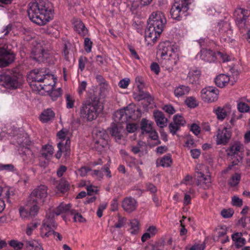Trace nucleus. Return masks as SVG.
Returning a JSON list of instances; mask_svg holds the SVG:
<instances>
[{
  "instance_id": "34",
  "label": "nucleus",
  "mask_w": 250,
  "mask_h": 250,
  "mask_svg": "<svg viewBox=\"0 0 250 250\" xmlns=\"http://www.w3.org/2000/svg\"><path fill=\"white\" fill-rule=\"evenodd\" d=\"M241 179V175L238 173H235L234 174L232 175L228 183L229 185L231 187H235L237 186Z\"/></svg>"
},
{
  "instance_id": "21",
  "label": "nucleus",
  "mask_w": 250,
  "mask_h": 250,
  "mask_svg": "<svg viewBox=\"0 0 250 250\" xmlns=\"http://www.w3.org/2000/svg\"><path fill=\"white\" fill-rule=\"evenodd\" d=\"M57 146L59 150L55 154L56 158L59 159L62 156V153H64V156L66 158L69 156L70 154V146H63V143L62 142L58 143Z\"/></svg>"
},
{
  "instance_id": "25",
  "label": "nucleus",
  "mask_w": 250,
  "mask_h": 250,
  "mask_svg": "<svg viewBox=\"0 0 250 250\" xmlns=\"http://www.w3.org/2000/svg\"><path fill=\"white\" fill-rule=\"evenodd\" d=\"M55 116V113L50 109L44 110L40 115V120L42 123H47L53 119Z\"/></svg>"
},
{
  "instance_id": "40",
  "label": "nucleus",
  "mask_w": 250,
  "mask_h": 250,
  "mask_svg": "<svg viewBox=\"0 0 250 250\" xmlns=\"http://www.w3.org/2000/svg\"><path fill=\"white\" fill-rule=\"evenodd\" d=\"M173 120V122H174L180 127L181 126L184 125L186 123V121L184 119V118L182 116L178 114L175 115L174 116Z\"/></svg>"
},
{
  "instance_id": "28",
  "label": "nucleus",
  "mask_w": 250,
  "mask_h": 250,
  "mask_svg": "<svg viewBox=\"0 0 250 250\" xmlns=\"http://www.w3.org/2000/svg\"><path fill=\"white\" fill-rule=\"evenodd\" d=\"M197 174L198 181L203 182V187L205 189L208 188L211 183L210 178L206 177L204 174L201 172H198Z\"/></svg>"
},
{
  "instance_id": "53",
  "label": "nucleus",
  "mask_w": 250,
  "mask_h": 250,
  "mask_svg": "<svg viewBox=\"0 0 250 250\" xmlns=\"http://www.w3.org/2000/svg\"><path fill=\"white\" fill-rule=\"evenodd\" d=\"M129 83L130 80L128 78H125L119 82L118 85L122 88H126Z\"/></svg>"
},
{
  "instance_id": "42",
  "label": "nucleus",
  "mask_w": 250,
  "mask_h": 250,
  "mask_svg": "<svg viewBox=\"0 0 250 250\" xmlns=\"http://www.w3.org/2000/svg\"><path fill=\"white\" fill-rule=\"evenodd\" d=\"M139 221L137 219H133L130 222L131 233L135 234L139 229Z\"/></svg>"
},
{
  "instance_id": "32",
  "label": "nucleus",
  "mask_w": 250,
  "mask_h": 250,
  "mask_svg": "<svg viewBox=\"0 0 250 250\" xmlns=\"http://www.w3.org/2000/svg\"><path fill=\"white\" fill-rule=\"evenodd\" d=\"M141 129L143 134L148 133L149 132L152 128V124L149 123L148 120L146 119H143L141 122Z\"/></svg>"
},
{
  "instance_id": "41",
  "label": "nucleus",
  "mask_w": 250,
  "mask_h": 250,
  "mask_svg": "<svg viewBox=\"0 0 250 250\" xmlns=\"http://www.w3.org/2000/svg\"><path fill=\"white\" fill-rule=\"evenodd\" d=\"M186 104L190 108H195L198 105V104L195 98L193 97H190L186 100Z\"/></svg>"
},
{
  "instance_id": "24",
  "label": "nucleus",
  "mask_w": 250,
  "mask_h": 250,
  "mask_svg": "<svg viewBox=\"0 0 250 250\" xmlns=\"http://www.w3.org/2000/svg\"><path fill=\"white\" fill-rule=\"evenodd\" d=\"M138 94L134 98L138 101L146 100L149 104H151L153 102V98L147 92H145L143 89H138Z\"/></svg>"
},
{
  "instance_id": "30",
  "label": "nucleus",
  "mask_w": 250,
  "mask_h": 250,
  "mask_svg": "<svg viewBox=\"0 0 250 250\" xmlns=\"http://www.w3.org/2000/svg\"><path fill=\"white\" fill-rule=\"evenodd\" d=\"M190 91V88L184 85H181L174 90V95L176 97H182Z\"/></svg>"
},
{
  "instance_id": "3",
  "label": "nucleus",
  "mask_w": 250,
  "mask_h": 250,
  "mask_svg": "<svg viewBox=\"0 0 250 250\" xmlns=\"http://www.w3.org/2000/svg\"><path fill=\"white\" fill-rule=\"evenodd\" d=\"M100 98L95 94L91 95L82 104L80 108L82 118L88 121L95 120L102 109L100 107Z\"/></svg>"
},
{
  "instance_id": "38",
  "label": "nucleus",
  "mask_w": 250,
  "mask_h": 250,
  "mask_svg": "<svg viewBox=\"0 0 250 250\" xmlns=\"http://www.w3.org/2000/svg\"><path fill=\"white\" fill-rule=\"evenodd\" d=\"M40 225V223L38 222H32L27 225L26 229V233L27 235L30 236L32 234L33 231L35 229Z\"/></svg>"
},
{
  "instance_id": "13",
  "label": "nucleus",
  "mask_w": 250,
  "mask_h": 250,
  "mask_svg": "<svg viewBox=\"0 0 250 250\" xmlns=\"http://www.w3.org/2000/svg\"><path fill=\"white\" fill-rule=\"evenodd\" d=\"M249 12L248 10L239 8L235 11L236 23L240 28H248Z\"/></svg>"
},
{
  "instance_id": "36",
  "label": "nucleus",
  "mask_w": 250,
  "mask_h": 250,
  "mask_svg": "<svg viewBox=\"0 0 250 250\" xmlns=\"http://www.w3.org/2000/svg\"><path fill=\"white\" fill-rule=\"evenodd\" d=\"M172 163V160L170 154L164 156L161 160L160 164L163 167H168Z\"/></svg>"
},
{
  "instance_id": "23",
  "label": "nucleus",
  "mask_w": 250,
  "mask_h": 250,
  "mask_svg": "<svg viewBox=\"0 0 250 250\" xmlns=\"http://www.w3.org/2000/svg\"><path fill=\"white\" fill-rule=\"evenodd\" d=\"M229 80V77L228 75L221 74L216 77L214 82L218 87L222 88L228 83Z\"/></svg>"
},
{
  "instance_id": "45",
  "label": "nucleus",
  "mask_w": 250,
  "mask_h": 250,
  "mask_svg": "<svg viewBox=\"0 0 250 250\" xmlns=\"http://www.w3.org/2000/svg\"><path fill=\"white\" fill-rule=\"evenodd\" d=\"M234 214V211L232 209H223L221 212V215L225 218H230Z\"/></svg>"
},
{
  "instance_id": "12",
  "label": "nucleus",
  "mask_w": 250,
  "mask_h": 250,
  "mask_svg": "<svg viewBox=\"0 0 250 250\" xmlns=\"http://www.w3.org/2000/svg\"><path fill=\"white\" fill-rule=\"evenodd\" d=\"M15 54L10 50L0 48V68L8 66L14 62Z\"/></svg>"
},
{
  "instance_id": "56",
  "label": "nucleus",
  "mask_w": 250,
  "mask_h": 250,
  "mask_svg": "<svg viewBox=\"0 0 250 250\" xmlns=\"http://www.w3.org/2000/svg\"><path fill=\"white\" fill-rule=\"evenodd\" d=\"M67 134V131L66 129H62L61 130L57 133V136L60 139L62 140V141L66 139V135Z\"/></svg>"
},
{
  "instance_id": "10",
  "label": "nucleus",
  "mask_w": 250,
  "mask_h": 250,
  "mask_svg": "<svg viewBox=\"0 0 250 250\" xmlns=\"http://www.w3.org/2000/svg\"><path fill=\"white\" fill-rule=\"evenodd\" d=\"M135 113V109L126 106L124 109H120L115 112L114 117L115 122L121 124L127 123V121L132 118Z\"/></svg>"
},
{
  "instance_id": "48",
  "label": "nucleus",
  "mask_w": 250,
  "mask_h": 250,
  "mask_svg": "<svg viewBox=\"0 0 250 250\" xmlns=\"http://www.w3.org/2000/svg\"><path fill=\"white\" fill-rule=\"evenodd\" d=\"M84 45L85 51L87 53L91 52L92 42L90 41L89 38H85L84 39Z\"/></svg>"
},
{
  "instance_id": "15",
  "label": "nucleus",
  "mask_w": 250,
  "mask_h": 250,
  "mask_svg": "<svg viewBox=\"0 0 250 250\" xmlns=\"http://www.w3.org/2000/svg\"><path fill=\"white\" fill-rule=\"evenodd\" d=\"M231 134V130L226 127L223 129H218L216 140L217 145H226L229 141Z\"/></svg>"
},
{
  "instance_id": "9",
  "label": "nucleus",
  "mask_w": 250,
  "mask_h": 250,
  "mask_svg": "<svg viewBox=\"0 0 250 250\" xmlns=\"http://www.w3.org/2000/svg\"><path fill=\"white\" fill-rule=\"evenodd\" d=\"M93 137L96 141L94 144V147L99 151L103 150L104 146L106 144V140L108 138L106 131L102 128H98L93 131Z\"/></svg>"
},
{
  "instance_id": "5",
  "label": "nucleus",
  "mask_w": 250,
  "mask_h": 250,
  "mask_svg": "<svg viewBox=\"0 0 250 250\" xmlns=\"http://www.w3.org/2000/svg\"><path fill=\"white\" fill-rule=\"evenodd\" d=\"M17 143L21 146L19 149L23 160L27 163H32L34 161V155L32 151L27 146L31 143L29 138L26 134L18 136L17 138Z\"/></svg>"
},
{
  "instance_id": "55",
  "label": "nucleus",
  "mask_w": 250,
  "mask_h": 250,
  "mask_svg": "<svg viewBox=\"0 0 250 250\" xmlns=\"http://www.w3.org/2000/svg\"><path fill=\"white\" fill-rule=\"evenodd\" d=\"M125 224V219L124 217L119 216L117 223L115 224L114 227L116 228H121Z\"/></svg>"
},
{
  "instance_id": "64",
  "label": "nucleus",
  "mask_w": 250,
  "mask_h": 250,
  "mask_svg": "<svg viewBox=\"0 0 250 250\" xmlns=\"http://www.w3.org/2000/svg\"><path fill=\"white\" fill-rule=\"evenodd\" d=\"M190 154L193 158L197 159L201 154V151L199 149H191Z\"/></svg>"
},
{
  "instance_id": "60",
  "label": "nucleus",
  "mask_w": 250,
  "mask_h": 250,
  "mask_svg": "<svg viewBox=\"0 0 250 250\" xmlns=\"http://www.w3.org/2000/svg\"><path fill=\"white\" fill-rule=\"evenodd\" d=\"M20 213L21 216L23 218H27L31 217V216L29 215V211L25 209L24 208H20Z\"/></svg>"
},
{
  "instance_id": "52",
  "label": "nucleus",
  "mask_w": 250,
  "mask_h": 250,
  "mask_svg": "<svg viewBox=\"0 0 250 250\" xmlns=\"http://www.w3.org/2000/svg\"><path fill=\"white\" fill-rule=\"evenodd\" d=\"M232 204L233 206L240 207L243 205V201L236 196H234L232 198Z\"/></svg>"
},
{
  "instance_id": "54",
  "label": "nucleus",
  "mask_w": 250,
  "mask_h": 250,
  "mask_svg": "<svg viewBox=\"0 0 250 250\" xmlns=\"http://www.w3.org/2000/svg\"><path fill=\"white\" fill-rule=\"evenodd\" d=\"M137 125L134 123L128 124L126 125V129L129 133H133L137 129Z\"/></svg>"
},
{
  "instance_id": "4",
  "label": "nucleus",
  "mask_w": 250,
  "mask_h": 250,
  "mask_svg": "<svg viewBox=\"0 0 250 250\" xmlns=\"http://www.w3.org/2000/svg\"><path fill=\"white\" fill-rule=\"evenodd\" d=\"M0 85L11 90L18 89L21 85L20 76L17 73H3L0 74Z\"/></svg>"
},
{
  "instance_id": "61",
  "label": "nucleus",
  "mask_w": 250,
  "mask_h": 250,
  "mask_svg": "<svg viewBox=\"0 0 250 250\" xmlns=\"http://www.w3.org/2000/svg\"><path fill=\"white\" fill-rule=\"evenodd\" d=\"M216 56L222 59L223 62H228L230 60L229 56L226 54H224L220 51L217 52Z\"/></svg>"
},
{
  "instance_id": "27",
  "label": "nucleus",
  "mask_w": 250,
  "mask_h": 250,
  "mask_svg": "<svg viewBox=\"0 0 250 250\" xmlns=\"http://www.w3.org/2000/svg\"><path fill=\"white\" fill-rule=\"evenodd\" d=\"M200 76L201 72L199 70H195L190 72L188 74L189 82L192 84L198 83Z\"/></svg>"
},
{
  "instance_id": "46",
  "label": "nucleus",
  "mask_w": 250,
  "mask_h": 250,
  "mask_svg": "<svg viewBox=\"0 0 250 250\" xmlns=\"http://www.w3.org/2000/svg\"><path fill=\"white\" fill-rule=\"evenodd\" d=\"M70 213L71 214H74V220L75 222L78 221L79 222H83L85 221V219L83 217L81 214L75 213V210H71Z\"/></svg>"
},
{
  "instance_id": "58",
  "label": "nucleus",
  "mask_w": 250,
  "mask_h": 250,
  "mask_svg": "<svg viewBox=\"0 0 250 250\" xmlns=\"http://www.w3.org/2000/svg\"><path fill=\"white\" fill-rule=\"evenodd\" d=\"M136 83L137 84L138 89H143L145 85L143 80L142 77H137L135 79Z\"/></svg>"
},
{
  "instance_id": "39",
  "label": "nucleus",
  "mask_w": 250,
  "mask_h": 250,
  "mask_svg": "<svg viewBox=\"0 0 250 250\" xmlns=\"http://www.w3.org/2000/svg\"><path fill=\"white\" fill-rule=\"evenodd\" d=\"M9 245L15 250H21L23 247V244L16 240H12L9 242Z\"/></svg>"
},
{
  "instance_id": "35",
  "label": "nucleus",
  "mask_w": 250,
  "mask_h": 250,
  "mask_svg": "<svg viewBox=\"0 0 250 250\" xmlns=\"http://www.w3.org/2000/svg\"><path fill=\"white\" fill-rule=\"evenodd\" d=\"M70 208V206L69 204L63 205L61 204L56 208L54 211V213L57 215H59L62 213L68 211Z\"/></svg>"
},
{
  "instance_id": "63",
  "label": "nucleus",
  "mask_w": 250,
  "mask_h": 250,
  "mask_svg": "<svg viewBox=\"0 0 250 250\" xmlns=\"http://www.w3.org/2000/svg\"><path fill=\"white\" fill-rule=\"evenodd\" d=\"M106 207V204H101L100 205L98 208L97 211V215L98 217L101 218L103 216V211L104 209H105Z\"/></svg>"
},
{
  "instance_id": "7",
  "label": "nucleus",
  "mask_w": 250,
  "mask_h": 250,
  "mask_svg": "<svg viewBox=\"0 0 250 250\" xmlns=\"http://www.w3.org/2000/svg\"><path fill=\"white\" fill-rule=\"evenodd\" d=\"M190 0H174V3L170 10V15L172 19L180 21L182 15L189 9Z\"/></svg>"
},
{
  "instance_id": "37",
  "label": "nucleus",
  "mask_w": 250,
  "mask_h": 250,
  "mask_svg": "<svg viewBox=\"0 0 250 250\" xmlns=\"http://www.w3.org/2000/svg\"><path fill=\"white\" fill-rule=\"evenodd\" d=\"M62 89L61 88H58L56 89L52 90L50 92L49 95L51 98V99L53 101H55L59 97L62 96Z\"/></svg>"
},
{
  "instance_id": "6",
  "label": "nucleus",
  "mask_w": 250,
  "mask_h": 250,
  "mask_svg": "<svg viewBox=\"0 0 250 250\" xmlns=\"http://www.w3.org/2000/svg\"><path fill=\"white\" fill-rule=\"evenodd\" d=\"M46 75L49 76V74L46 72L45 69L40 68L32 70L27 77L28 82L31 87H36L37 90H44V88L42 84L37 86L36 83L43 82Z\"/></svg>"
},
{
  "instance_id": "8",
  "label": "nucleus",
  "mask_w": 250,
  "mask_h": 250,
  "mask_svg": "<svg viewBox=\"0 0 250 250\" xmlns=\"http://www.w3.org/2000/svg\"><path fill=\"white\" fill-rule=\"evenodd\" d=\"M47 187L45 185H40L35 188L28 197L29 203L43 204L47 196Z\"/></svg>"
},
{
  "instance_id": "31",
  "label": "nucleus",
  "mask_w": 250,
  "mask_h": 250,
  "mask_svg": "<svg viewBox=\"0 0 250 250\" xmlns=\"http://www.w3.org/2000/svg\"><path fill=\"white\" fill-rule=\"evenodd\" d=\"M42 203H29L28 200H27V206L30 207V210L29 211V215L31 216V218L35 217L38 213L39 207V205Z\"/></svg>"
},
{
  "instance_id": "33",
  "label": "nucleus",
  "mask_w": 250,
  "mask_h": 250,
  "mask_svg": "<svg viewBox=\"0 0 250 250\" xmlns=\"http://www.w3.org/2000/svg\"><path fill=\"white\" fill-rule=\"evenodd\" d=\"M214 111L217 119L219 120H223L227 116V111L224 107H218Z\"/></svg>"
},
{
  "instance_id": "29",
  "label": "nucleus",
  "mask_w": 250,
  "mask_h": 250,
  "mask_svg": "<svg viewBox=\"0 0 250 250\" xmlns=\"http://www.w3.org/2000/svg\"><path fill=\"white\" fill-rule=\"evenodd\" d=\"M70 185L68 182L64 178H62L58 181L57 188L61 192L64 193L69 189Z\"/></svg>"
},
{
  "instance_id": "20",
  "label": "nucleus",
  "mask_w": 250,
  "mask_h": 250,
  "mask_svg": "<svg viewBox=\"0 0 250 250\" xmlns=\"http://www.w3.org/2000/svg\"><path fill=\"white\" fill-rule=\"evenodd\" d=\"M74 29L78 33L83 37H84L88 34V29L85 27L82 21L78 19H74Z\"/></svg>"
},
{
  "instance_id": "51",
  "label": "nucleus",
  "mask_w": 250,
  "mask_h": 250,
  "mask_svg": "<svg viewBox=\"0 0 250 250\" xmlns=\"http://www.w3.org/2000/svg\"><path fill=\"white\" fill-rule=\"evenodd\" d=\"M14 167L12 164H2L0 163V171L6 170L8 171H13Z\"/></svg>"
},
{
  "instance_id": "19",
  "label": "nucleus",
  "mask_w": 250,
  "mask_h": 250,
  "mask_svg": "<svg viewBox=\"0 0 250 250\" xmlns=\"http://www.w3.org/2000/svg\"><path fill=\"white\" fill-rule=\"evenodd\" d=\"M200 57L202 60L208 62H214L217 59L216 53L210 49L203 48L200 51Z\"/></svg>"
},
{
  "instance_id": "47",
  "label": "nucleus",
  "mask_w": 250,
  "mask_h": 250,
  "mask_svg": "<svg viewBox=\"0 0 250 250\" xmlns=\"http://www.w3.org/2000/svg\"><path fill=\"white\" fill-rule=\"evenodd\" d=\"M88 60L86 57L81 56L79 59V68L81 71H83L84 68L85 63L87 62Z\"/></svg>"
},
{
  "instance_id": "14",
  "label": "nucleus",
  "mask_w": 250,
  "mask_h": 250,
  "mask_svg": "<svg viewBox=\"0 0 250 250\" xmlns=\"http://www.w3.org/2000/svg\"><path fill=\"white\" fill-rule=\"evenodd\" d=\"M218 93V89L212 86L203 88L201 91L202 98L206 102H213L216 101Z\"/></svg>"
},
{
  "instance_id": "62",
  "label": "nucleus",
  "mask_w": 250,
  "mask_h": 250,
  "mask_svg": "<svg viewBox=\"0 0 250 250\" xmlns=\"http://www.w3.org/2000/svg\"><path fill=\"white\" fill-rule=\"evenodd\" d=\"M150 68L151 71L154 72L157 75L160 72L159 65L156 62H152L150 65Z\"/></svg>"
},
{
  "instance_id": "50",
  "label": "nucleus",
  "mask_w": 250,
  "mask_h": 250,
  "mask_svg": "<svg viewBox=\"0 0 250 250\" xmlns=\"http://www.w3.org/2000/svg\"><path fill=\"white\" fill-rule=\"evenodd\" d=\"M168 128L169 129L170 132L173 135H175L177 131L180 129V127L174 122H172L169 125Z\"/></svg>"
},
{
  "instance_id": "43",
  "label": "nucleus",
  "mask_w": 250,
  "mask_h": 250,
  "mask_svg": "<svg viewBox=\"0 0 250 250\" xmlns=\"http://www.w3.org/2000/svg\"><path fill=\"white\" fill-rule=\"evenodd\" d=\"M66 107L67 108H72L74 107V104L75 102L74 99L70 95L66 94Z\"/></svg>"
},
{
  "instance_id": "59",
  "label": "nucleus",
  "mask_w": 250,
  "mask_h": 250,
  "mask_svg": "<svg viewBox=\"0 0 250 250\" xmlns=\"http://www.w3.org/2000/svg\"><path fill=\"white\" fill-rule=\"evenodd\" d=\"M191 131L195 135H198L200 133V128L198 125L196 124H193L190 127Z\"/></svg>"
},
{
  "instance_id": "18",
  "label": "nucleus",
  "mask_w": 250,
  "mask_h": 250,
  "mask_svg": "<svg viewBox=\"0 0 250 250\" xmlns=\"http://www.w3.org/2000/svg\"><path fill=\"white\" fill-rule=\"evenodd\" d=\"M122 206L124 210L131 213L136 210L137 207L136 200L131 196L126 197L123 200Z\"/></svg>"
},
{
  "instance_id": "16",
  "label": "nucleus",
  "mask_w": 250,
  "mask_h": 250,
  "mask_svg": "<svg viewBox=\"0 0 250 250\" xmlns=\"http://www.w3.org/2000/svg\"><path fill=\"white\" fill-rule=\"evenodd\" d=\"M174 51L171 43L169 41H166L159 44L157 54H160L162 58L166 59L167 57L172 56Z\"/></svg>"
},
{
  "instance_id": "49",
  "label": "nucleus",
  "mask_w": 250,
  "mask_h": 250,
  "mask_svg": "<svg viewBox=\"0 0 250 250\" xmlns=\"http://www.w3.org/2000/svg\"><path fill=\"white\" fill-rule=\"evenodd\" d=\"M237 107L240 112H247L249 110V106L244 103H239L237 105Z\"/></svg>"
},
{
  "instance_id": "17",
  "label": "nucleus",
  "mask_w": 250,
  "mask_h": 250,
  "mask_svg": "<svg viewBox=\"0 0 250 250\" xmlns=\"http://www.w3.org/2000/svg\"><path fill=\"white\" fill-rule=\"evenodd\" d=\"M57 227V224L54 219V214L51 213H47L45 219L42 222L41 234L43 235V230H47L49 229H54Z\"/></svg>"
},
{
  "instance_id": "22",
  "label": "nucleus",
  "mask_w": 250,
  "mask_h": 250,
  "mask_svg": "<svg viewBox=\"0 0 250 250\" xmlns=\"http://www.w3.org/2000/svg\"><path fill=\"white\" fill-rule=\"evenodd\" d=\"M153 116L158 126L162 128L166 126L167 119L162 112L158 110L154 111Z\"/></svg>"
},
{
  "instance_id": "44",
  "label": "nucleus",
  "mask_w": 250,
  "mask_h": 250,
  "mask_svg": "<svg viewBox=\"0 0 250 250\" xmlns=\"http://www.w3.org/2000/svg\"><path fill=\"white\" fill-rule=\"evenodd\" d=\"M39 244L35 240H31L26 242V248L27 250H33L37 246H39Z\"/></svg>"
},
{
  "instance_id": "57",
  "label": "nucleus",
  "mask_w": 250,
  "mask_h": 250,
  "mask_svg": "<svg viewBox=\"0 0 250 250\" xmlns=\"http://www.w3.org/2000/svg\"><path fill=\"white\" fill-rule=\"evenodd\" d=\"M86 86L87 83L86 81H83L81 83L78 89V92L79 95H81L83 93V92L85 90Z\"/></svg>"
},
{
  "instance_id": "11",
  "label": "nucleus",
  "mask_w": 250,
  "mask_h": 250,
  "mask_svg": "<svg viewBox=\"0 0 250 250\" xmlns=\"http://www.w3.org/2000/svg\"><path fill=\"white\" fill-rule=\"evenodd\" d=\"M50 55L41 45L35 46L32 50L30 58L38 62H50Z\"/></svg>"
},
{
  "instance_id": "2",
  "label": "nucleus",
  "mask_w": 250,
  "mask_h": 250,
  "mask_svg": "<svg viewBox=\"0 0 250 250\" xmlns=\"http://www.w3.org/2000/svg\"><path fill=\"white\" fill-rule=\"evenodd\" d=\"M166 22V18L163 13L159 11L153 12L147 21L146 37L150 38L153 42H156L163 32Z\"/></svg>"
},
{
  "instance_id": "26",
  "label": "nucleus",
  "mask_w": 250,
  "mask_h": 250,
  "mask_svg": "<svg viewBox=\"0 0 250 250\" xmlns=\"http://www.w3.org/2000/svg\"><path fill=\"white\" fill-rule=\"evenodd\" d=\"M243 148V146L239 142H235L231 145L228 149V155L229 156H234L237 154Z\"/></svg>"
},
{
  "instance_id": "1",
  "label": "nucleus",
  "mask_w": 250,
  "mask_h": 250,
  "mask_svg": "<svg viewBox=\"0 0 250 250\" xmlns=\"http://www.w3.org/2000/svg\"><path fill=\"white\" fill-rule=\"evenodd\" d=\"M53 5L47 0H38L29 3L27 13L30 20L39 25H44L52 20Z\"/></svg>"
}]
</instances>
